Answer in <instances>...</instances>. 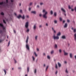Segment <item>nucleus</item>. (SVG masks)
I'll list each match as a JSON object with an SVG mask.
<instances>
[{"instance_id": "1", "label": "nucleus", "mask_w": 76, "mask_h": 76, "mask_svg": "<svg viewBox=\"0 0 76 76\" xmlns=\"http://www.w3.org/2000/svg\"><path fill=\"white\" fill-rule=\"evenodd\" d=\"M29 39V37L28 36H27V39L26 40V49L29 51L30 48L29 46L28 45V40Z\"/></svg>"}, {"instance_id": "2", "label": "nucleus", "mask_w": 76, "mask_h": 76, "mask_svg": "<svg viewBox=\"0 0 76 76\" xmlns=\"http://www.w3.org/2000/svg\"><path fill=\"white\" fill-rule=\"evenodd\" d=\"M43 12H45V13L43 15V17L44 18L47 19V16L46 15L48 14V12L46 11L45 10H43Z\"/></svg>"}, {"instance_id": "3", "label": "nucleus", "mask_w": 76, "mask_h": 76, "mask_svg": "<svg viewBox=\"0 0 76 76\" xmlns=\"http://www.w3.org/2000/svg\"><path fill=\"white\" fill-rule=\"evenodd\" d=\"M53 38L54 40H55L56 39L57 40L59 39V37L58 36H56L55 34H53Z\"/></svg>"}, {"instance_id": "4", "label": "nucleus", "mask_w": 76, "mask_h": 76, "mask_svg": "<svg viewBox=\"0 0 76 76\" xmlns=\"http://www.w3.org/2000/svg\"><path fill=\"white\" fill-rule=\"evenodd\" d=\"M29 26V22H26V24L25 25V27L26 28H28Z\"/></svg>"}, {"instance_id": "5", "label": "nucleus", "mask_w": 76, "mask_h": 76, "mask_svg": "<svg viewBox=\"0 0 76 76\" xmlns=\"http://www.w3.org/2000/svg\"><path fill=\"white\" fill-rule=\"evenodd\" d=\"M0 26L2 27L3 31H6V28L1 23H0Z\"/></svg>"}, {"instance_id": "6", "label": "nucleus", "mask_w": 76, "mask_h": 76, "mask_svg": "<svg viewBox=\"0 0 76 76\" xmlns=\"http://www.w3.org/2000/svg\"><path fill=\"white\" fill-rule=\"evenodd\" d=\"M37 24H34V26H33V30H35L37 28Z\"/></svg>"}, {"instance_id": "7", "label": "nucleus", "mask_w": 76, "mask_h": 76, "mask_svg": "<svg viewBox=\"0 0 76 76\" xmlns=\"http://www.w3.org/2000/svg\"><path fill=\"white\" fill-rule=\"evenodd\" d=\"M61 35V32L60 31L58 32L57 34V36H60Z\"/></svg>"}, {"instance_id": "8", "label": "nucleus", "mask_w": 76, "mask_h": 76, "mask_svg": "<svg viewBox=\"0 0 76 76\" xmlns=\"http://www.w3.org/2000/svg\"><path fill=\"white\" fill-rule=\"evenodd\" d=\"M69 57L71 58H72L73 57V55L72 53H69Z\"/></svg>"}, {"instance_id": "9", "label": "nucleus", "mask_w": 76, "mask_h": 76, "mask_svg": "<svg viewBox=\"0 0 76 76\" xmlns=\"http://www.w3.org/2000/svg\"><path fill=\"white\" fill-rule=\"evenodd\" d=\"M64 56H68V53H66L65 51H64Z\"/></svg>"}, {"instance_id": "10", "label": "nucleus", "mask_w": 76, "mask_h": 76, "mask_svg": "<svg viewBox=\"0 0 76 76\" xmlns=\"http://www.w3.org/2000/svg\"><path fill=\"white\" fill-rule=\"evenodd\" d=\"M72 30H73L74 32L75 33L76 32V29L75 28L74 29V28L73 27H72L71 28Z\"/></svg>"}, {"instance_id": "11", "label": "nucleus", "mask_w": 76, "mask_h": 76, "mask_svg": "<svg viewBox=\"0 0 76 76\" xmlns=\"http://www.w3.org/2000/svg\"><path fill=\"white\" fill-rule=\"evenodd\" d=\"M67 26H68L67 24V23H65L64 25V28H66L67 27Z\"/></svg>"}, {"instance_id": "12", "label": "nucleus", "mask_w": 76, "mask_h": 76, "mask_svg": "<svg viewBox=\"0 0 76 76\" xmlns=\"http://www.w3.org/2000/svg\"><path fill=\"white\" fill-rule=\"evenodd\" d=\"M61 38L63 39H66V36L65 35H63L61 36Z\"/></svg>"}, {"instance_id": "13", "label": "nucleus", "mask_w": 76, "mask_h": 76, "mask_svg": "<svg viewBox=\"0 0 76 76\" xmlns=\"http://www.w3.org/2000/svg\"><path fill=\"white\" fill-rule=\"evenodd\" d=\"M61 10H62L63 12H64V13L66 12V11L64 10V9H63V8H61Z\"/></svg>"}, {"instance_id": "14", "label": "nucleus", "mask_w": 76, "mask_h": 76, "mask_svg": "<svg viewBox=\"0 0 76 76\" xmlns=\"http://www.w3.org/2000/svg\"><path fill=\"white\" fill-rule=\"evenodd\" d=\"M74 40L75 41H76V33L74 34Z\"/></svg>"}, {"instance_id": "15", "label": "nucleus", "mask_w": 76, "mask_h": 76, "mask_svg": "<svg viewBox=\"0 0 76 76\" xmlns=\"http://www.w3.org/2000/svg\"><path fill=\"white\" fill-rule=\"evenodd\" d=\"M54 53V50H52L50 52V54H53Z\"/></svg>"}, {"instance_id": "16", "label": "nucleus", "mask_w": 76, "mask_h": 76, "mask_svg": "<svg viewBox=\"0 0 76 76\" xmlns=\"http://www.w3.org/2000/svg\"><path fill=\"white\" fill-rule=\"evenodd\" d=\"M31 13L35 14H36L37 12L36 11H32Z\"/></svg>"}, {"instance_id": "17", "label": "nucleus", "mask_w": 76, "mask_h": 76, "mask_svg": "<svg viewBox=\"0 0 76 76\" xmlns=\"http://www.w3.org/2000/svg\"><path fill=\"white\" fill-rule=\"evenodd\" d=\"M58 64L59 67H61V64L59 62H58Z\"/></svg>"}, {"instance_id": "18", "label": "nucleus", "mask_w": 76, "mask_h": 76, "mask_svg": "<svg viewBox=\"0 0 76 76\" xmlns=\"http://www.w3.org/2000/svg\"><path fill=\"white\" fill-rule=\"evenodd\" d=\"M54 23L57 24L58 23V21L57 20H55L54 21Z\"/></svg>"}, {"instance_id": "19", "label": "nucleus", "mask_w": 76, "mask_h": 76, "mask_svg": "<svg viewBox=\"0 0 76 76\" xmlns=\"http://www.w3.org/2000/svg\"><path fill=\"white\" fill-rule=\"evenodd\" d=\"M54 47L55 48H58L57 45L56 44H55L54 45Z\"/></svg>"}, {"instance_id": "20", "label": "nucleus", "mask_w": 76, "mask_h": 76, "mask_svg": "<svg viewBox=\"0 0 76 76\" xmlns=\"http://www.w3.org/2000/svg\"><path fill=\"white\" fill-rule=\"evenodd\" d=\"M58 51H59V53H61L62 51L61 49H59Z\"/></svg>"}, {"instance_id": "21", "label": "nucleus", "mask_w": 76, "mask_h": 76, "mask_svg": "<svg viewBox=\"0 0 76 76\" xmlns=\"http://www.w3.org/2000/svg\"><path fill=\"white\" fill-rule=\"evenodd\" d=\"M21 17V15H19L18 16H17V18L18 19H19Z\"/></svg>"}, {"instance_id": "22", "label": "nucleus", "mask_w": 76, "mask_h": 76, "mask_svg": "<svg viewBox=\"0 0 76 76\" xmlns=\"http://www.w3.org/2000/svg\"><path fill=\"white\" fill-rule=\"evenodd\" d=\"M38 37V36H36V37H35V40H37Z\"/></svg>"}, {"instance_id": "23", "label": "nucleus", "mask_w": 76, "mask_h": 76, "mask_svg": "<svg viewBox=\"0 0 76 76\" xmlns=\"http://www.w3.org/2000/svg\"><path fill=\"white\" fill-rule=\"evenodd\" d=\"M3 70H4V72L5 73V75H6V70L5 69H4Z\"/></svg>"}, {"instance_id": "24", "label": "nucleus", "mask_w": 76, "mask_h": 76, "mask_svg": "<svg viewBox=\"0 0 76 76\" xmlns=\"http://www.w3.org/2000/svg\"><path fill=\"white\" fill-rule=\"evenodd\" d=\"M47 58L48 59H50V56L49 55L47 56Z\"/></svg>"}, {"instance_id": "25", "label": "nucleus", "mask_w": 76, "mask_h": 76, "mask_svg": "<svg viewBox=\"0 0 76 76\" xmlns=\"http://www.w3.org/2000/svg\"><path fill=\"white\" fill-rule=\"evenodd\" d=\"M34 55H35V56H36V57H37V56H38L37 54L35 52H34Z\"/></svg>"}, {"instance_id": "26", "label": "nucleus", "mask_w": 76, "mask_h": 76, "mask_svg": "<svg viewBox=\"0 0 76 76\" xmlns=\"http://www.w3.org/2000/svg\"><path fill=\"white\" fill-rule=\"evenodd\" d=\"M21 17V18H22V19H24L25 18L24 15H23V17Z\"/></svg>"}, {"instance_id": "27", "label": "nucleus", "mask_w": 76, "mask_h": 76, "mask_svg": "<svg viewBox=\"0 0 76 76\" xmlns=\"http://www.w3.org/2000/svg\"><path fill=\"white\" fill-rule=\"evenodd\" d=\"M32 58H33V61H34L35 60V58H34V57L33 56H32Z\"/></svg>"}, {"instance_id": "28", "label": "nucleus", "mask_w": 76, "mask_h": 76, "mask_svg": "<svg viewBox=\"0 0 76 76\" xmlns=\"http://www.w3.org/2000/svg\"><path fill=\"white\" fill-rule=\"evenodd\" d=\"M50 13L51 15H52L53 14V11L51 10L50 11Z\"/></svg>"}, {"instance_id": "29", "label": "nucleus", "mask_w": 76, "mask_h": 76, "mask_svg": "<svg viewBox=\"0 0 76 76\" xmlns=\"http://www.w3.org/2000/svg\"><path fill=\"white\" fill-rule=\"evenodd\" d=\"M29 67H27V72H28V73L29 72Z\"/></svg>"}, {"instance_id": "30", "label": "nucleus", "mask_w": 76, "mask_h": 76, "mask_svg": "<svg viewBox=\"0 0 76 76\" xmlns=\"http://www.w3.org/2000/svg\"><path fill=\"white\" fill-rule=\"evenodd\" d=\"M54 15L55 16H56L57 15V13L56 12H55L54 13Z\"/></svg>"}, {"instance_id": "31", "label": "nucleus", "mask_w": 76, "mask_h": 76, "mask_svg": "<svg viewBox=\"0 0 76 76\" xmlns=\"http://www.w3.org/2000/svg\"><path fill=\"white\" fill-rule=\"evenodd\" d=\"M33 4V2H30V6H31Z\"/></svg>"}, {"instance_id": "32", "label": "nucleus", "mask_w": 76, "mask_h": 76, "mask_svg": "<svg viewBox=\"0 0 76 76\" xmlns=\"http://www.w3.org/2000/svg\"><path fill=\"white\" fill-rule=\"evenodd\" d=\"M10 41L9 42H8V46H9V45H10Z\"/></svg>"}, {"instance_id": "33", "label": "nucleus", "mask_w": 76, "mask_h": 76, "mask_svg": "<svg viewBox=\"0 0 76 76\" xmlns=\"http://www.w3.org/2000/svg\"><path fill=\"white\" fill-rule=\"evenodd\" d=\"M59 20L61 21H62V18L61 17H60L59 18Z\"/></svg>"}, {"instance_id": "34", "label": "nucleus", "mask_w": 76, "mask_h": 76, "mask_svg": "<svg viewBox=\"0 0 76 76\" xmlns=\"http://www.w3.org/2000/svg\"><path fill=\"white\" fill-rule=\"evenodd\" d=\"M4 4L3 2H2L0 3V5H2Z\"/></svg>"}, {"instance_id": "35", "label": "nucleus", "mask_w": 76, "mask_h": 76, "mask_svg": "<svg viewBox=\"0 0 76 76\" xmlns=\"http://www.w3.org/2000/svg\"><path fill=\"white\" fill-rule=\"evenodd\" d=\"M64 64H67V62L66 61H64Z\"/></svg>"}, {"instance_id": "36", "label": "nucleus", "mask_w": 76, "mask_h": 76, "mask_svg": "<svg viewBox=\"0 0 76 76\" xmlns=\"http://www.w3.org/2000/svg\"><path fill=\"white\" fill-rule=\"evenodd\" d=\"M37 73V69H35V70H34V73Z\"/></svg>"}, {"instance_id": "37", "label": "nucleus", "mask_w": 76, "mask_h": 76, "mask_svg": "<svg viewBox=\"0 0 76 76\" xmlns=\"http://www.w3.org/2000/svg\"><path fill=\"white\" fill-rule=\"evenodd\" d=\"M48 67H47L46 68V70H45V71H47L48 69Z\"/></svg>"}, {"instance_id": "38", "label": "nucleus", "mask_w": 76, "mask_h": 76, "mask_svg": "<svg viewBox=\"0 0 76 76\" xmlns=\"http://www.w3.org/2000/svg\"><path fill=\"white\" fill-rule=\"evenodd\" d=\"M29 31V29H27V30L26 31L27 32H28Z\"/></svg>"}, {"instance_id": "39", "label": "nucleus", "mask_w": 76, "mask_h": 76, "mask_svg": "<svg viewBox=\"0 0 76 76\" xmlns=\"http://www.w3.org/2000/svg\"><path fill=\"white\" fill-rule=\"evenodd\" d=\"M53 31L54 33H56V31H55V30H54Z\"/></svg>"}, {"instance_id": "40", "label": "nucleus", "mask_w": 76, "mask_h": 76, "mask_svg": "<svg viewBox=\"0 0 76 76\" xmlns=\"http://www.w3.org/2000/svg\"><path fill=\"white\" fill-rule=\"evenodd\" d=\"M26 17L27 18H29V16L28 15H26Z\"/></svg>"}, {"instance_id": "41", "label": "nucleus", "mask_w": 76, "mask_h": 76, "mask_svg": "<svg viewBox=\"0 0 76 76\" xmlns=\"http://www.w3.org/2000/svg\"><path fill=\"white\" fill-rule=\"evenodd\" d=\"M43 56H45V53H43Z\"/></svg>"}, {"instance_id": "42", "label": "nucleus", "mask_w": 76, "mask_h": 76, "mask_svg": "<svg viewBox=\"0 0 76 76\" xmlns=\"http://www.w3.org/2000/svg\"><path fill=\"white\" fill-rule=\"evenodd\" d=\"M45 25L47 26H48V23H46Z\"/></svg>"}, {"instance_id": "43", "label": "nucleus", "mask_w": 76, "mask_h": 76, "mask_svg": "<svg viewBox=\"0 0 76 76\" xmlns=\"http://www.w3.org/2000/svg\"><path fill=\"white\" fill-rule=\"evenodd\" d=\"M67 22H68V23H69V22H70V20H67Z\"/></svg>"}, {"instance_id": "44", "label": "nucleus", "mask_w": 76, "mask_h": 76, "mask_svg": "<svg viewBox=\"0 0 76 76\" xmlns=\"http://www.w3.org/2000/svg\"><path fill=\"white\" fill-rule=\"evenodd\" d=\"M68 7H69V9H71V8L70 7V5H68Z\"/></svg>"}, {"instance_id": "45", "label": "nucleus", "mask_w": 76, "mask_h": 76, "mask_svg": "<svg viewBox=\"0 0 76 76\" xmlns=\"http://www.w3.org/2000/svg\"><path fill=\"white\" fill-rule=\"evenodd\" d=\"M14 61L15 62V63H17L15 59H14Z\"/></svg>"}, {"instance_id": "46", "label": "nucleus", "mask_w": 76, "mask_h": 76, "mask_svg": "<svg viewBox=\"0 0 76 76\" xmlns=\"http://www.w3.org/2000/svg\"><path fill=\"white\" fill-rule=\"evenodd\" d=\"M3 22L5 24L6 23V22L4 20H3Z\"/></svg>"}, {"instance_id": "47", "label": "nucleus", "mask_w": 76, "mask_h": 76, "mask_svg": "<svg viewBox=\"0 0 76 76\" xmlns=\"http://www.w3.org/2000/svg\"><path fill=\"white\" fill-rule=\"evenodd\" d=\"M58 73V71H56V72H55V74L56 75H57V74Z\"/></svg>"}, {"instance_id": "48", "label": "nucleus", "mask_w": 76, "mask_h": 76, "mask_svg": "<svg viewBox=\"0 0 76 76\" xmlns=\"http://www.w3.org/2000/svg\"><path fill=\"white\" fill-rule=\"evenodd\" d=\"M1 15H4V13L3 12H2L1 13Z\"/></svg>"}, {"instance_id": "49", "label": "nucleus", "mask_w": 76, "mask_h": 76, "mask_svg": "<svg viewBox=\"0 0 76 76\" xmlns=\"http://www.w3.org/2000/svg\"><path fill=\"white\" fill-rule=\"evenodd\" d=\"M65 72H66V73H68V71H67V69H66Z\"/></svg>"}, {"instance_id": "50", "label": "nucleus", "mask_w": 76, "mask_h": 76, "mask_svg": "<svg viewBox=\"0 0 76 76\" xmlns=\"http://www.w3.org/2000/svg\"><path fill=\"white\" fill-rule=\"evenodd\" d=\"M20 12H21V13H22V10H20Z\"/></svg>"}, {"instance_id": "51", "label": "nucleus", "mask_w": 76, "mask_h": 76, "mask_svg": "<svg viewBox=\"0 0 76 76\" xmlns=\"http://www.w3.org/2000/svg\"><path fill=\"white\" fill-rule=\"evenodd\" d=\"M42 25H41L39 26V28H41V27H42Z\"/></svg>"}, {"instance_id": "52", "label": "nucleus", "mask_w": 76, "mask_h": 76, "mask_svg": "<svg viewBox=\"0 0 76 76\" xmlns=\"http://www.w3.org/2000/svg\"><path fill=\"white\" fill-rule=\"evenodd\" d=\"M37 51H39V49L38 48H37Z\"/></svg>"}, {"instance_id": "53", "label": "nucleus", "mask_w": 76, "mask_h": 76, "mask_svg": "<svg viewBox=\"0 0 76 76\" xmlns=\"http://www.w3.org/2000/svg\"><path fill=\"white\" fill-rule=\"evenodd\" d=\"M29 11H30L31 10V8L30 7L29 8Z\"/></svg>"}, {"instance_id": "54", "label": "nucleus", "mask_w": 76, "mask_h": 76, "mask_svg": "<svg viewBox=\"0 0 76 76\" xmlns=\"http://www.w3.org/2000/svg\"><path fill=\"white\" fill-rule=\"evenodd\" d=\"M39 16H40V17H41L42 16V15L41 14H40L39 15Z\"/></svg>"}, {"instance_id": "55", "label": "nucleus", "mask_w": 76, "mask_h": 76, "mask_svg": "<svg viewBox=\"0 0 76 76\" xmlns=\"http://www.w3.org/2000/svg\"><path fill=\"white\" fill-rule=\"evenodd\" d=\"M52 29L53 30V31L54 30H55L54 29V28L53 27L52 28Z\"/></svg>"}, {"instance_id": "56", "label": "nucleus", "mask_w": 76, "mask_h": 76, "mask_svg": "<svg viewBox=\"0 0 76 76\" xmlns=\"http://www.w3.org/2000/svg\"><path fill=\"white\" fill-rule=\"evenodd\" d=\"M6 2H7V3L8 2V0H6Z\"/></svg>"}, {"instance_id": "57", "label": "nucleus", "mask_w": 76, "mask_h": 76, "mask_svg": "<svg viewBox=\"0 0 76 76\" xmlns=\"http://www.w3.org/2000/svg\"><path fill=\"white\" fill-rule=\"evenodd\" d=\"M65 22V20H63V23H64Z\"/></svg>"}, {"instance_id": "58", "label": "nucleus", "mask_w": 76, "mask_h": 76, "mask_svg": "<svg viewBox=\"0 0 76 76\" xmlns=\"http://www.w3.org/2000/svg\"><path fill=\"white\" fill-rule=\"evenodd\" d=\"M74 57H75V59H76V55H75L74 56Z\"/></svg>"}, {"instance_id": "59", "label": "nucleus", "mask_w": 76, "mask_h": 76, "mask_svg": "<svg viewBox=\"0 0 76 76\" xmlns=\"http://www.w3.org/2000/svg\"><path fill=\"white\" fill-rule=\"evenodd\" d=\"M75 12H76V7L75 8Z\"/></svg>"}, {"instance_id": "60", "label": "nucleus", "mask_w": 76, "mask_h": 76, "mask_svg": "<svg viewBox=\"0 0 76 76\" xmlns=\"http://www.w3.org/2000/svg\"><path fill=\"white\" fill-rule=\"evenodd\" d=\"M71 10L72 11H74V10L73 9H72Z\"/></svg>"}, {"instance_id": "61", "label": "nucleus", "mask_w": 76, "mask_h": 76, "mask_svg": "<svg viewBox=\"0 0 76 76\" xmlns=\"http://www.w3.org/2000/svg\"><path fill=\"white\" fill-rule=\"evenodd\" d=\"M39 5L37 6V8H39Z\"/></svg>"}, {"instance_id": "62", "label": "nucleus", "mask_w": 76, "mask_h": 76, "mask_svg": "<svg viewBox=\"0 0 76 76\" xmlns=\"http://www.w3.org/2000/svg\"><path fill=\"white\" fill-rule=\"evenodd\" d=\"M43 4V3H40V5H42Z\"/></svg>"}, {"instance_id": "63", "label": "nucleus", "mask_w": 76, "mask_h": 76, "mask_svg": "<svg viewBox=\"0 0 76 76\" xmlns=\"http://www.w3.org/2000/svg\"><path fill=\"white\" fill-rule=\"evenodd\" d=\"M2 31L1 30L0 31V33H1L2 32Z\"/></svg>"}, {"instance_id": "64", "label": "nucleus", "mask_w": 76, "mask_h": 76, "mask_svg": "<svg viewBox=\"0 0 76 76\" xmlns=\"http://www.w3.org/2000/svg\"><path fill=\"white\" fill-rule=\"evenodd\" d=\"M14 14L16 16L17 15V14L16 13H14Z\"/></svg>"}]
</instances>
